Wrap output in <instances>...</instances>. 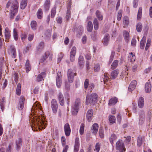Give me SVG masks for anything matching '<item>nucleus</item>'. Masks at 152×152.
Returning a JSON list of instances; mask_svg holds the SVG:
<instances>
[{"label": "nucleus", "mask_w": 152, "mask_h": 152, "mask_svg": "<svg viewBox=\"0 0 152 152\" xmlns=\"http://www.w3.org/2000/svg\"><path fill=\"white\" fill-rule=\"evenodd\" d=\"M122 12L121 10H120L118 12L117 15V19L119 21L121 20V18L122 16Z\"/></svg>", "instance_id": "nucleus-50"}, {"label": "nucleus", "mask_w": 152, "mask_h": 152, "mask_svg": "<svg viewBox=\"0 0 152 152\" xmlns=\"http://www.w3.org/2000/svg\"><path fill=\"white\" fill-rule=\"evenodd\" d=\"M94 111L92 109H89L86 113V118L88 122L91 121L93 115Z\"/></svg>", "instance_id": "nucleus-10"}, {"label": "nucleus", "mask_w": 152, "mask_h": 152, "mask_svg": "<svg viewBox=\"0 0 152 152\" xmlns=\"http://www.w3.org/2000/svg\"><path fill=\"white\" fill-rule=\"evenodd\" d=\"M119 73V71L118 69H116L113 71L111 73L110 78L112 79H114L117 76Z\"/></svg>", "instance_id": "nucleus-19"}, {"label": "nucleus", "mask_w": 152, "mask_h": 152, "mask_svg": "<svg viewBox=\"0 0 152 152\" xmlns=\"http://www.w3.org/2000/svg\"><path fill=\"white\" fill-rule=\"evenodd\" d=\"M57 97L60 105L63 106L64 104V96L61 92H59Z\"/></svg>", "instance_id": "nucleus-12"}, {"label": "nucleus", "mask_w": 152, "mask_h": 152, "mask_svg": "<svg viewBox=\"0 0 152 152\" xmlns=\"http://www.w3.org/2000/svg\"><path fill=\"white\" fill-rule=\"evenodd\" d=\"M89 80L88 79H86L85 80L84 83V88L87 89L89 86Z\"/></svg>", "instance_id": "nucleus-49"}, {"label": "nucleus", "mask_w": 152, "mask_h": 152, "mask_svg": "<svg viewBox=\"0 0 152 152\" xmlns=\"http://www.w3.org/2000/svg\"><path fill=\"white\" fill-rule=\"evenodd\" d=\"M44 47V42H42L40 43L37 47V49L39 52L41 51L43 49Z\"/></svg>", "instance_id": "nucleus-38"}, {"label": "nucleus", "mask_w": 152, "mask_h": 152, "mask_svg": "<svg viewBox=\"0 0 152 152\" xmlns=\"http://www.w3.org/2000/svg\"><path fill=\"white\" fill-rule=\"evenodd\" d=\"M74 73L71 69H69L67 73V77L69 82L71 83L73 82L74 80Z\"/></svg>", "instance_id": "nucleus-9"}, {"label": "nucleus", "mask_w": 152, "mask_h": 152, "mask_svg": "<svg viewBox=\"0 0 152 152\" xmlns=\"http://www.w3.org/2000/svg\"><path fill=\"white\" fill-rule=\"evenodd\" d=\"M78 63L80 67H82L84 63V60L83 56H80L78 59Z\"/></svg>", "instance_id": "nucleus-21"}, {"label": "nucleus", "mask_w": 152, "mask_h": 152, "mask_svg": "<svg viewBox=\"0 0 152 152\" xmlns=\"http://www.w3.org/2000/svg\"><path fill=\"white\" fill-rule=\"evenodd\" d=\"M11 53L12 54V56L14 58H15L16 55V52L15 51V49L14 48L12 49Z\"/></svg>", "instance_id": "nucleus-63"}, {"label": "nucleus", "mask_w": 152, "mask_h": 152, "mask_svg": "<svg viewBox=\"0 0 152 152\" xmlns=\"http://www.w3.org/2000/svg\"><path fill=\"white\" fill-rule=\"evenodd\" d=\"M64 131L66 136H69L71 132V129L70 126L68 123L65 124L64 126Z\"/></svg>", "instance_id": "nucleus-11"}, {"label": "nucleus", "mask_w": 152, "mask_h": 152, "mask_svg": "<svg viewBox=\"0 0 152 152\" xmlns=\"http://www.w3.org/2000/svg\"><path fill=\"white\" fill-rule=\"evenodd\" d=\"M4 34L5 37L6 39H8L10 38L11 37L10 31L7 27L5 29Z\"/></svg>", "instance_id": "nucleus-24"}, {"label": "nucleus", "mask_w": 152, "mask_h": 152, "mask_svg": "<svg viewBox=\"0 0 152 152\" xmlns=\"http://www.w3.org/2000/svg\"><path fill=\"white\" fill-rule=\"evenodd\" d=\"M56 12V7L53 8L51 10V18H54Z\"/></svg>", "instance_id": "nucleus-46"}, {"label": "nucleus", "mask_w": 152, "mask_h": 152, "mask_svg": "<svg viewBox=\"0 0 152 152\" xmlns=\"http://www.w3.org/2000/svg\"><path fill=\"white\" fill-rule=\"evenodd\" d=\"M99 136L101 138H103L104 137V130L101 128H100L99 130Z\"/></svg>", "instance_id": "nucleus-51"}, {"label": "nucleus", "mask_w": 152, "mask_h": 152, "mask_svg": "<svg viewBox=\"0 0 152 152\" xmlns=\"http://www.w3.org/2000/svg\"><path fill=\"white\" fill-rule=\"evenodd\" d=\"M75 55L70 54V59L71 62H73L74 61L75 58Z\"/></svg>", "instance_id": "nucleus-62"}, {"label": "nucleus", "mask_w": 152, "mask_h": 152, "mask_svg": "<svg viewBox=\"0 0 152 152\" xmlns=\"http://www.w3.org/2000/svg\"><path fill=\"white\" fill-rule=\"evenodd\" d=\"M61 72H58L56 79V85L57 87L58 88L60 87L61 85Z\"/></svg>", "instance_id": "nucleus-8"}, {"label": "nucleus", "mask_w": 152, "mask_h": 152, "mask_svg": "<svg viewBox=\"0 0 152 152\" xmlns=\"http://www.w3.org/2000/svg\"><path fill=\"white\" fill-rule=\"evenodd\" d=\"M115 117L114 115H110L109 116V121L110 123L113 124L115 122Z\"/></svg>", "instance_id": "nucleus-39"}, {"label": "nucleus", "mask_w": 152, "mask_h": 152, "mask_svg": "<svg viewBox=\"0 0 152 152\" xmlns=\"http://www.w3.org/2000/svg\"><path fill=\"white\" fill-rule=\"evenodd\" d=\"M23 140L21 138H19L16 141V149L18 151L22 145Z\"/></svg>", "instance_id": "nucleus-15"}, {"label": "nucleus", "mask_w": 152, "mask_h": 152, "mask_svg": "<svg viewBox=\"0 0 152 152\" xmlns=\"http://www.w3.org/2000/svg\"><path fill=\"white\" fill-rule=\"evenodd\" d=\"M85 125L83 123L81 124L80 125V134H83L84 131Z\"/></svg>", "instance_id": "nucleus-47"}, {"label": "nucleus", "mask_w": 152, "mask_h": 152, "mask_svg": "<svg viewBox=\"0 0 152 152\" xmlns=\"http://www.w3.org/2000/svg\"><path fill=\"white\" fill-rule=\"evenodd\" d=\"M80 104V101L79 99H77L75 103L72 107V112L73 115L77 114L78 111L79 107Z\"/></svg>", "instance_id": "nucleus-4"}, {"label": "nucleus", "mask_w": 152, "mask_h": 152, "mask_svg": "<svg viewBox=\"0 0 152 152\" xmlns=\"http://www.w3.org/2000/svg\"><path fill=\"white\" fill-rule=\"evenodd\" d=\"M123 35L126 42H128L129 38V33L127 31H123Z\"/></svg>", "instance_id": "nucleus-26"}, {"label": "nucleus", "mask_w": 152, "mask_h": 152, "mask_svg": "<svg viewBox=\"0 0 152 152\" xmlns=\"http://www.w3.org/2000/svg\"><path fill=\"white\" fill-rule=\"evenodd\" d=\"M51 104L53 112L56 113L58 108V105L56 100L55 99H52L51 101Z\"/></svg>", "instance_id": "nucleus-7"}, {"label": "nucleus", "mask_w": 152, "mask_h": 152, "mask_svg": "<svg viewBox=\"0 0 152 152\" xmlns=\"http://www.w3.org/2000/svg\"><path fill=\"white\" fill-rule=\"evenodd\" d=\"M31 26L33 30L36 29L37 26V22L35 21H32L31 23Z\"/></svg>", "instance_id": "nucleus-44"}, {"label": "nucleus", "mask_w": 152, "mask_h": 152, "mask_svg": "<svg viewBox=\"0 0 152 152\" xmlns=\"http://www.w3.org/2000/svg\"><path fill=\"white\" fill-rule=\"evenodd\" d=\"M21 92V85L19 83L17 86V87L16 89V93L17 94L20 95Z\"/></svg>", "instance_id": "nucleus-36"}, {"label": "nucleus", "mask_w": 152, "mask_h": 152, "mask_svg": "<svg viewBox=\"0 0 152 152\" xmlns=\"http://www.w3.org/2000/svg\"><path fill=\"white\" fill-rule=\"evenodd\" d=\"M118 61L117 60L114 61L111 65V69H113L116 68L118 65Z\"/></svg>", "instance_id": "nucleus-40"}, {"label": "nucleus", "mask_w": 152, "mask_h": 152, "mask_svg": "<svg viewBox=\"0 0 152 152\" xmlns=\"http://www.w3.org/2000/svg\"><path fill=\"white\" fill-rule=\"evenodd\" d=\"M109 38V35L108 34H105L103 39V44L104 45L107 46L108 45Z\"/></svg>", "instance_id": "nucleus-22"}, {"label": "nucleus", "mask_w": 152, "mask_h": 152, "mask_svg": "<svg viewBox=\"0 0 152 152\" xmlns=\"http://www.w3.org/2000/svg\"><path fill=\"white\" fill-rule=\"evenodd\" d=\"M117 101L118 99L116 98H112L109 100L108 105L110 106L114 105L116 104Z\"/></svg>", "instance_id": "nucleus-20"}, {"label": "nucleus", "mask_w": 152, "mask_h": 152, "mask_svg": "<svg viewBox=\"0 0 152 152\" xmlns=\"http://www.w3.org/2000/svg\"><path fill=\"white\" fill-rule=\"evenodd\" d=\"M63 54L61 53H60L59 55L58 58V62H59L61 61L62 58H63Z\"/></svg>", "instance_id": "nucleus-64"}, {"label": "nucleus", "mask_w": 152, "mask_h": 152, "mask_svg": "<svg viewBox=\"0 0 152 152\" xmlns=\"http://www.w3.org/2000/svg\"><path fill=\"white\" fill-rule=\"evenodd\" d=\"M61 140L62 145L63 146H64L66 144V138L62 136Z\"/></svg>", "instance_id": "nucleus-59"}, {"label": "nucleus", "mask_w": 152, "mask_h": 152, "mask_svg": "<svg viewBox=\"0 0 152 152\" xmlns=\"http://www.w3.org/2000/svg\"><path fill=\"white\" fill-rule=\"evenodd\" d=\"M137 84V82L135 80L132 81L130 83L128 88L129 91H133L135 88Z\"/></svg>", "instance_id": "nucleus-16"}, {"label": "nucleus", "mask_w": 152, "mask_h": 152, "mask_svg": "<svg viewBox=\"0 0 152 152\" xmlns=\"http://www.w3.org/2000/svg\"><path fill=\"white\" fill-rule=\"evenodd\" d=\"M100 69V66L99 64H96L94 68V70L96 72H98L99 71Z\"/></svg>", "instance_id": "nucleus-60"}, {"label": "nucleus", "mask_w": 152, "mask_h": 152, "mask_svg": "<svg viewBox=\"0 0 152 152\" xmlns=\"http://www.w3.org/2000/svg\"><path fill=\"white\" fill-rule=\"evenodd\" d=\"M115 148L116 149L119 150L120 152H124L126 151L124 144L121 140H119L117 142Z\"/></svg>", "instance_id": "nucleus-5"}, {"label": "nucleus", "mask_w": 152, "mask_h": 152, "mask_svg": "<svg viewBox=\"0 0 152 152\" xmlns=\"http://www.w3.org/2000/svg\"><path fill=\"white\" fill-rule=\"evenodd\" d=\"M116 138L117 137L115 134H113L111 135L109 139L112 145L113 143V141L115 140L116 139Z\"/></svg>", "instance_id": "nucleus-41"}, {"label": "nucleus", "mask_w": 152, "mask_h": 152, "mask_svg": "<svg viewBox=\"0 0 152 152\" xmlns=\"http://www.w3.org/2000/svg\"><path fill=\"white\" fill-rule=\"evenodd\" d=\"M46 76V73L45 72H41L37 78V81L38 82L44 80V78Z\"/></svg>", "instance_id": "nucleus-18"}, {"label": "nucleus", "mask_w": 152, "mask_h": 152, "mask_svg": "<svg viewBox=\"0 0 152 152\" xmlns=\"http://www.w3.org/2000/svg\"><path fill=\"white\" fill-rule=\"evenodd\" d=\"M28 0H22L20 5V8L22 9H24L26 6Z\"/></svg>", "instance_id": "nucleus-29"}, {"label": "nucleus", "mask_w": 152, "mask_h": 152, "mask_svg": "<svg viewBox=\"0 0 152 152\" xmlns=\"http://www.w3.org/2000/svg\"><path fill=\"white\" fill-rule=\"evenodd\" d=\"M93 23L94 29L96 30H97L99 28V23L97 20L96 18L94 19Z\"/></svg>", "instance_id": "nucleus-42"}, {"label": "nucleus", "mask_w": 152, "mask_h": 152, "mask_svg": "<svg viewBox=\"0 0 152 152\" xmlns=\"http://www.w3.org/2000/svg\"><path fill=\"white\" fill-rule=\"evenodd\" d=\"M95 150L96 152H99L100 148V144L99 143H97L95 146Z\"/></svg>", "instance_id": "nucleus-55"}, {"label": "nucleus", "mask_w": 152, "mask_h": 152, "mask_svg": "<svg viewBox=\"0 0 152 152\" xmlns=\"http://www.w3.org/2000/svg\"><path fill=\"white\" fill-rule=\"evenodd\" d=\"M34 118L33 120L32 119L31 120L32 123L31 126L32 127V126H33L34 125V126H36V127H37V126L39 128L41 127L42 129H45L46 124L45 121V118L43 116L41 115L39 116H36L35 118L34 117Z\"/></svg>", "instance_id": "nucleus-1"}, {"label": "nucleus", "mask_w": 152, "mask_h": 152, "mask_svg": "<svg viewBox=\"0 0 152 152\" xmlns=\"http://www.w3.org/2000/svg\"><path fill=\"white\" fill-rule=\"evenodd\" d=\"M10 5L11 7L10 9V12L11 15H14L17 12V9L18 7V3L16 0H10L7 4V7H9Z\"/></svg>", "instance_id": "nucleus-2"}, {"label": "nucleus", "mask_w": 152, "mask_h": 152, "mask_svg": "<svg viewBox=\"0 0 152 152\" xmlns=\"http://www.w3.org/2000/svg\"><path fill=\"white\" fill-rule=\"evenodd\" d=\"M136 30L137 32H140L142 29V25L140 23H138L136 26Z\"/></svg>", "instance_id": "nucleus-43"}, {"label": "nucleus", "mask_w": 152, "mask_h": 152, "mask_svg": "<svg viewBox=\"0 0 152 152\" xmlns=\"http://www.w3.org/2000/svg\"><path fill=\"white\" fill-rule=\"evenodd\" d=\"M151 84L149 82H147L145 85V90L146 92L149 93L151 90Z\"/></svg>", "instance_id": "nucleus-31"}, {"label": "nucleus", "mask_w": 152, "mask_h": 152, "mask_svg": "<svg viewBox=\"0 0 152 152\" xmlns=\"http://www.w3.org/2000/svg\"><path fill=\"white\" fill-rule=\"evenodd\" d=\"M136 40L135 37H133L131 41V45L132 46H135L136 45Z\"/></svg>", "instance_id": "nucleus-61"}, {"label": "nucleus", "mask_w": 152, "mask_h": 152, "mask_svg": "<svg viewBox=\"0 0 152 152\" xmlns=\"http://www.w3.org/2000/svg\"><path fill=\"white\" fill-rule=\"evenodd\" d=\"M25 99L23 96H21L19 100V109L21 110L23 108L24 104Z\"/></svg>", "instance_id": "nucleus-13"}, {"label": "nucleus", "mask_w": 152, "mask_h": 152, "mask_svg": "<svg viewBox=\"0 0 152 152\" xmlns=\"http://www.w3.org/2000/svg\"><path fill=\"white\" fill-rule=\"evenodd\" d=\"M128 58L129 60L131 62H134L135 61L136 58L135 57V55L132 53L131 52L129 54Z\"/></svg>", "instance_id": "nucleus-27"}, {"label": "nucleus", "mask_w": 152, "mask_h": 152, "mask_svg": "<svg viewBox=\"0 0 152 152\" xmlns=\"http://www.w3.org/2000/svg\"><path fill=\"white\" fill-rule=\"evenodd\" d=\"M97 97V95L95 93L92 94L91 95H87L86 97V104H90L92 105H94L96 102Z\"/></svg>", "instance_id": "nucleus-3"}, {"label": "nucleus", "mask_w": 152, "mask_h": 152, "mask_svg": "<svg viewBox=\"0 0 152 152\" xmlns=\"http://www.w3.org/2000/svg\"><path fill=\"white\" fill-rule=\"evenodd\" d=\"M99 128V126L97 124L94 123L92 126L91 130L92 132L94 134H96Z\"/></svg>", "instance_id": "nucleus-17"}, {"label": "nucleus", "mask_w": 152, "mask_h": 152, "mask_svg": "<svg viewBox=\"0 0 152 152\" xmlns=\"http://www.w3.org/2000/svg\"><path fill=\"white\" fill-rule=\"evenodd\" d=\"M142 8L141 7H140L139 9L137 15V19H140L142 16Z\"/></svg>", "instance_id": "nucleus-48"}, {"label": "nucleus", "mask_w": 152, "mask_h": 152, "mask_svg": "<svg viewBox=\"0 0 152 152\" xmlns=\"http://www.w3.org/2000/svg\"><path fill=\"white\" fill-rule=\"evenodd\" d=\"M151 39H148L147 42L146 46L145 48V50H147L148 48L151 45Z\"/></svg>", "instance_id": "nucleus-53"}, {"label": "nucleus", "mask_w": 152, "mask_h": 152, "mask_svg": "<svg viewBox=\"0 0 152 152\" xmlns=\"http://www.w3.org/2000/svg\"><path fill=\"white\" fill-rule=\"evenodd\" d=\"M37 15V18L39 19H41L42 17L43 12L42 10L41 9H39L38 10Z\"/></svg>", "instance_id": "nucleus-33"}, {"label": "nucleus", "mask_w": 152, "mask_h": 152, "mask_svg": "<svg viewBox=\"0 0 152 152\" xmlns=\"http://www.w3.org/2000/svg\"><path fill=\"white\" fill-rule=\"evenodd\" d=\"M50 6V0H46L44 5V7L45 11L49 10Z\"/></svg>", "instance_id": "nucleus-25"}, {"label": "nucleus", "mask_w": 152, "mask_h": 152, "mask_svg": "<svg viewBox=\"0 0 152 152\" xmlns=\"http://www.w3.org/2000/svg\"><path fill=\"white\" fill-rule=\"evenodd\" d=\"M53 56V53L52 52L47 51L45 52L41 58L40 59V61L41 62H43L45 61L48 57H49L50 60H51Z\"/></svg>", "instance_id": "nucleus-6"}, {"label": "nucleus", "mask_w": 152, "mask_h": 152, "mask_svg": "<svg viewBox=\"0 0 152 152\" xmlns=\"http://www.w3.org/2000/svg\"><path fill=\"white\" fill-rule=\"evenodd\" d=\"M109 79V77L107 75V74L105 73L104 75V78L103 81L104 83H106V82L107 81L108 79Z\"/></svg>", "instance_id": "nucleus-56"}, {"label": "nucleus", "mask_w": 152, "mask_h": 152, "mask_svg": "<svg viewBox=\"0 0 152 152\" xmlns=\"http://www.w3.org/2000/svg\"><path fill=\"white\" fill-rule=\"evenodd\" d=\"M143 140V139L142 137L139 135L137 137V145L138 147H140L142 145V142Z\"/></svg>", "instance_id": "nucleus-30"}, {"label": "nucleus", "mask_w": 152, "mask_h": 152, "mask_svg": "<svg viewBox=\"0 0 152 152\" xmlns=\"http://www.w3.org/2000/svg\"><path fill=\"white\" fill-rule=\"evenodd\" d=\"M115 52L114 51H112L111 53V55L110 56V58L109 61V63H110L113 60V58L114 57Z\"/></svg>", "instance_id": "nucleus-57"}, {"label": "nucleus", "mask_w": 152, "mask_h": 152, "mask_svg": "<svg viewBox=\"0 0 152 152\" xmlns=\"http://www.w3.org/2000/svg\"><path fill=\"white\" fill-rule=\"evenodd\" d=\"M71 18L70 12L69 8H67V11L66 16V20L68 21Z\"/></svg>", "instance_id": "nucleus-45"}, {"label": "nucleus", "mask_w": 152, "mask_h": 152, "mask_svg": "<svg viewBox=\"0 0 152 152\" xmlns=\"http://www.w3.org/2000/svg\"><path fill=\"white\" fill-rule=\"evenodd\" d=\"M13 37L14 39L16 41L18 39V34L17 30L16 28L13 29Z\"/></svg>", "instance_id": "nucleus-37"}, {"label": "nucleus", "mask_w": 152, "mask_h": 152, "mask_svg": "<svg viewBox=\"0 0 152 152\" xmlns=\"http://www.w3.org/2000/svg\"><path fill=\"white\" fill-rule=\"evenodd\" d=\"M87 29L89 32H91L93 29V24L91 21H88L87 26Z\"/></svg>", "instance_id": "nucleus-28"}, {"label": "nucleus", "mask_w": 152, "mask_h": 152, "mask_svg": "<svg viewBox=\"0 0 152 152\" xmlns=\"http://www.w3.org/2000/svg\"><path fill=\"white\" fill-rule=\"evenodd\" d=\"M76 53V48L75 47H73L71 50L70 54L75 55Z\"/></svg>", "instance_id": "nucleus-52"}, {"label": "nucleus", "mask_w": 152, "mask_h": 152, "mask_svg": "<svg viewBox=\"0 0 152 152\" xmlns=\"http://www.w3.org/2000/svg\"><path fill=\"white\" fill-rule=\"evenodd\" d=\"M26 71L27 73L31 69V67L29 63V61L28 60H27L25 64Z\"/></svg>", "instance_id": "nucleus-32"}, {"label": "nucleus", "mask_w": 152, "mask_h": 152, "mask_svg": "<svg viewBox=\"0 0 152 152\" xmlns=\"http://www.w3.org/2000/svg\"><path fill=\"white\" fill-rule=\"evenodd\" d=\"M138 106L140 108H142L144 105V98L142 97H140L138 100Z\"/></svg>", "instance_id": "nucleus-23"}, {"label": "nucleus", "mask_w": 152, "mask_h": 152, "mask_svg": "<svg viewBox=\"0 0 152 152\" xmlns=\"http://www.w3.org/2000/svg\"><path fill=\"white\" fill-rule=\"evenodd\" d=\"M96 17L99 20H101L103 19V15L101 12H100L99 11L97 10L96 11Z\"/></svg>", "instance_id": "nucleus-35"}, {"label": "nucleus", "mask_w": 152, "mask_h": 152, "mask_svg": "<svg viewBox=\"0 0 152 152\" xmlns=\"http://www.w3.org/2000/svg\"><path fill=\"white\" fill-rule=\"evenodd\" d=\"M50 30H46L45 33V35L47 37H50Z\"/></svg>", "instance_id": "nucleus-58"}, {"label": "nucleus", "mask_w": 152, "mask_h": 152, "mask_svg": "<svg viewBox=\"0 0 152 152\" xmlns=\"http://www.w3.org/2000/svg\"><path fill=\"white\" fill-rule=\"evenodd\" d=\"M146 39L145 37H143L141 41L140 48L142 49H143L144 48V46L145 43Z\"/></svg>", "instance_id": "nucleus-34"}, {"label": "nucleus", "mask_w": 152, "mask_h": 152, "mask_svg": "<svg viewBox=\"0 0 152 152\" xmlns=\"http://www.w3.org/2000/svg\"><path fill=\"white\" fill-rule=\"evenodd\" d=\"M123 23L126 25H127L129 23V19L127 17H124V18Z\"/></svg>", "instance_id": "nucleus-54"}, {"label": "nucleus", "mask_w": 152, "mask_h": 152, "mask_svg": "<svg viewBox=\"0 0 152 152\" xmlns=\"http://www.w3.org/2000/svg\"><path fill=\"white\" fill-rule=\"evenodd\" d=\"M80 146L79 139L77 137L75 138V141L74 151L75 152H78L79 150Z\"/></svg>", "instance_id": "nucleus-14"}]
</instances>
